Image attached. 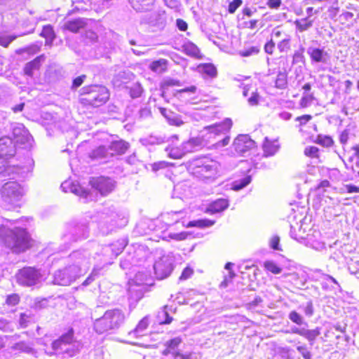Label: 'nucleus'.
Wrapping results in <instances>:
<instances>
[{"label": "nucleus", "mask_w": 359, "mask_h": 359, "mask_svg": "<svg viewBox=\"0 0 359 359\" xmlns=\"http://www.w3.org/2000/svg\"><path fill=\"white\" fill-rule=\"evenodd\" d=\"M71 257L76 263L62 270L57 271L53 277L54 284L69 285L88 270L90 263L87 252H74Z\"/></svg>", "instance_id": "obj_1"}, {"label": "nucleus", "mask_w": 359, "mask_h": 359, "mask_svg": "<svg viewBox=\"0 0 359 359\" xmlns=\"http://www.w3.org/2000/svg\"><path fill=\"white\" fill-rule=\"evenodd\" d=\"M0 237L5 245L13 252H24L29 247V236L24 228L15 226L11 229L1 224Z\"/></svg>", "instance_id": "obj_2"}, {"label": "nucleus", "mask_w": 359, "mask_h": 359, "mask_svg": "<svg viewBox=\"0 0 359 359\" xmlns=\"http://www.w3.org/2000/svg\"><path fill=\"white\" fill-rule=\"evenodd\" d=\"M187 165L189 171L201 180H214L219 168V163L217 161L206 156L193 158Z\"/></svg>", "instance_id": "obj_3"}, {"label": "nucleus", "mask_w": 359, "mask_h": 359, "mask_svg": "<svg viewBox=\"0 0 359 359\" xmlns=\"http://www.w3.org/2000/svg\"><path fill=\"white\" fill-rule=\"evenodd\" d=\"M126 316L119 309H109L93 322V330L98 334L118 330L124 323Z\"/></svg>", "instance_id": "obj_4"}, {"label": "nucleus", "mask_w": 359, "mask_h": 359, "mask_svg": "<svg viewBox=\"0 0 359 359\" xmlns=\"http://www.w3.org/2000/svg\"><path fill=\"white\" fill-rule=\"evenodd\" d=\"M80 102L95 107L104 104L109 98L108 89L103 86L93 85L81 89Z\"/></svg>", "instance_id": "obj_5"}, {"label": "nucleus", "mask_w": 359, "mask_h": 359, "mask_svg": "<svg viewBox=\"0 0 359 359\" xmlns=\"http://www.w3.org/2000/svg\"><path fill=\"white\" fill-rule=\"evenodd\" d=\"M73 341V333L68 332L52 343L53 350L69 356L74 355L79 351V344Z\"/></svg>", "instance_id": "obj_6"}, {"label": "nucleus", "mask_w": 359, "mask_h": 359, "mask_svg": "<svg viewBox=\"0 0 359 359\" xmlns=\"http://www.w3.org/2000/svg\"><path fill=\"white\" fill-rule=\"evenodd\" d=\"M1 192L2 198L8 203L18 201L24 194L22 187L16 182H8L4 184Z\"/></svg>", "instance_id": "obj_7"}, {"label": "nucleus", "mask_w": 359, "mask_h": 359, "mask_svg": "<svg viewBox=\"0 0 359 359\" xmlns=\"http://www.w3.org/2000/svg\"><path fill=\"white\" fill-rule=\"evenodd\" d=\"M41 273L34 268L25 267L16 275L18 283L22 285L32 286L36 284L41 278Z\"/></svg>", "instance_id": "obj_8"}, {"label": "nucleus", "mask_w": 359, "mask_h": 359, "mask_svg": "<svg viewBox=\"0 0 359 359\" xmlns=\"http://www.w3.org/2000/svg\"><path fill=\"white\" fill-rule=\"evenodd\" d=\"M156 278L164 279L169 276L173 270L172 259L168 256H163L154 265Z\"/></svg>", "instance_id": "obj_9"}, {"label": "nucleus", "mask_w": 359, "mask_h": 359, "mask_svg": "<svg viewBox=\"0 0 359 359\" xmlns=\"http://www.w3.org/2000/svg\"><path fill=\"white\" fill-rule=\"evenodd\" d=\"M255 142L248 135H239L233 141L232 147L238 154H244L255 147Z\"/></svg>", "instance_id": "obj_10"}, {"label": "nucleus", "mask_w": 359, "mask_h": 359, "mask_svg": "<svg viewBox=\"0 0 359 359\" xmlns=\"http://www.w3.org/2000/svg\"><path fill=\"white\" fill-rule=\"evenodd\" d=\"M285 333L299 334L307 339L310 346H312L316 338L320 334V328L316 327L313 330H308L304 327L299 328L294 326L291 327L290 330L285 331Z\"/></svg>", "instance_id": "obj_11"}, {"label": "nucleus", "mask_w": 359, "mask_h": 359, "mask_svg": "<svg viewBox=\"0 0 359 359\" xmlns=\"http://www.w3.org/2000/svg\"><path fill=\"white\" fill-rule=\"evenodd\" d=\"M91 183L93 187L99 191L102 195L109 194L115 187V183L113 180L104 177L93 179Z\"/></svg>", "instance_id": "obj_12"}, {"label": "nucleus", "mask_w": 359, "mask_h": 359, "mask_svg": "<svg viewBox=\"0 0 359 359\" xmlns=\"http://www.w3.org/2000/svg\"><path fill=\"white\" fill-rule=\"evenodd\" d=\"M232 127V121L230 118H225L223 121L205 127V130L209 133L215 135H225L229 132Z\"/></svg>", "instance_id": "obj_13"}, {"label": "nucleus", "mask_w": 359, "mask_h": 359, "mask_svg": "<svg viewBox=\"0 0 359 359\" xmlns=\"http://www.w3.org/2000/svg\"><path fill=\"white\" fill-rule=\"evenodd\" d=\"M15 153V144L13 139L4 136L0 138V155L2 156H13Z\"/></svg>", "instance_id": "obj_14"}, {"label": "nucleus", "mask_w": 359, "mask_h": 359, "mask_svg": "<svg viewBox=\"0 0 359 359\" xmlns=\"http://www.w3.org/2000/svg\"><path fill=\"white\" fill-rule=\"evenodd\" d=\"M11 349L19 353H25L32 355L36 354V351L34 348V344L31 341H20L14 343L11 346Z\"/></svg>", "instance_id": "obj_15"}, {"label": "nucleus", "mask_w": 359, "mask_h": 359, "mask_svg": "<svg viewBox=\"0 0 359 359\" xmlns=\"http://www.w3.org/2000/svg\"><path fill=\"white\" fill-rule=\"evenodd\" d=\"M61 189L65 192H72L76 195L81 196L85 198L88 196V191L82 188L79 184L72 182L70 181H65L62 183L60 186Z\"/></svg>", "instance_id": "obj_16"}, {"label": "nucleus", "mask_w": 359, "mask_h": 359, "mask_svg": "<svg viewBox=\"0 0 359 359\" xmlns=\"http://www.w3.org/2000/svg\"><path fill=\"white\" fill-rule=\"evenodd\" d=\"M182 342V340L179 337L168 340L164 344L165 348L162 351V355L166 356L170 354L172 356L176 353H180L178 347Z\"/></svg>", "instance_id": "obj_17"}, {"label": "nucleus", "mask_w": 359, "mask_h": 359, "mask_svg": "<svg viewBox=\"0 0 359 359\" xmlns=\"http://www.w3.org/2000/svg\"><path fill=\"white\" fill-rule=\"evenodd\" d=\"M307 53L309 55L312 62L317 63L327 62L328 55L327 52H325L323 49L310 47L308 48Z\"/></svg>", "instance_id": "obj_18"}, {"label": "nucleus", "mask_w": 359, "mask_h": 359, "mask_svg": "<svg viewBox=\"0 0 359 359\" xmlns=\"http://www.w3.org/2000/svg\"><path fill=\"white\" fill-rule=\"evenodd\" d=\"M129 144L122 140L113 141L111 144L109 146V154L111 156L114 155H121L124 154L128 149Z\"/></svg>", "instance_id": "obj_19"}, {"label": "nucleus", "mask_w": 359, "mask_h": 359, "mask_svg": "<svg viewBox=\"0 0 359 359\" xmlns=\"http://www.w3.org/2000/svg\"><path fill=\"white\" fill-rule=\"evenodd\" d=\"M86 25V22L83 19L78 18L66 21L62 27L65 29L76 33L79 32L81 29H83Z\"/></svg>", "instance_id": "obj_20"}, {"label": "nucleus", "mask_w": 359, "mask_h": 359, "mask_svg": "<svg viewBox=\"0 0 359 359\" xmlns=\"http://www.w3.org/2000/svg\"><path fill=\"white\" fill-rule=\"evenodd\" d=\"M155 0H129L131 6L137 11H147L151 8Z\"/></svg>", "instance_id": "obj_21"}, {"label": "nucleus", "mask_w": 359, "mask_h": 359, "mask_svg": "<svg viewBox=\"0 0 359 359\" xmlns=\"http://www.w3.org/2000/svg\"><path fill=\"white\" fill-rule=\"evenodd\" d=\"M279 144L278 142L269 141L267 137L265 138V141L263 144V151L265 156H271L274 155L279 149Z\"/></svg>", "instance_id": "obj_22"}, {"label": "nucleus", "mask_w": 359, "mask_h": 359, "mask_svg": "<svg viewBox=\"0 0 359 359\" xmlns=\"http://www.w3.org/2000/svg\"><path fill=\"white\" fill-rule=\"evenodd\" d=\"M43 60V56L41 55L36 57L32 61L26 64L24 72L26 75L32 76L33 75L34 71L39 69L41 62Z\"/></svg>", "instance_id": "obj_23"}, {"label": "nucleus", "mask_w": 359, "mask_h": 359, "mask_svg": "<svg viewBox=\"0 0 359 359\" xmlns=\"http://www.w3.org/2000/svg\"><path fill=\"white\" fill-rule=\"evenodd\" d=\"M313 24V20L309 19V18L298 19L294 22L296 30L299 32L308 31L311 27H312Z\"/></svg>", "instance_id": "obj_24"}, {"label": "nucleus", "mask_w": 359, "mask_h": 359, "mask_svg": "<svg viewBox=\"0 0 359 359\" xmlns=\"http://www.w3.org/2000/svg\"><path fill=\"white\" fill-rule=\"evenodd\" d=\"M32 137L29 134L28 130L25 131L21 137L16 138L14 142L15 147H19L24 149H28L32 146Z\"/></svg>", "instance_id": "obj_25"}, {"label": "nucleus", "mask_w": 359, "mask_h": 359, "mask_svg": "<svg viewBox=\"0 0 359 359\" xmlns=\"http://www.w3.org/2000/svg\"><path fill=\"white\" fill-rule=\"evenodd\" d=\"M183 215L182 211L167 212L163 216V219L168 225H172L177 223L182 218Z\"/></svg>", "instance_id": "obj_26"}, {"label": "nucleus", "mask_w": 359, "mask_h": 359, "mask_svg": "<svg viewBox=\"0 0 359 359\" xmlns=\"http://www.w3.org/2000/svg\"><path fill=\"white\" fill-rule=\"evenodd\" d=\"M154 19L151 20L149 23L154 26H157L159 28H163L165 25L166 18L165 12H156L153 13Z\"/></svg>", "instance_id": "obj_27"}, {"label": "nucleus", "mask_w": 359, "mask_h": 359, "mask_svg": "<svg viewBox=\"0 0 359 359\" xmlns=\"http://www.w3.org/2000/svg\"><path fill=\"white\" fill-rule=\"evenodd\" d=\"M185 53L189 56L200 58L201 57L199 48L193 43L189 42L183 46Z\"/></svg>", "instance_id": "obj_28"}, {"label": "nucleus", "mask_w": 359, "mask_h": 359, "mask_svg": "<svg viewBox=\"0 0 359 359\" xmlns=\"http://www.w3.org/2000/svg\"><path fill=\"white\" fill-rule=\"evenodd\" d=\"M41 36L46 39V45H51L55 38V34L52 26L49 25L44 26Z\"/></svg>", "instance_id": "obj_29"}, {"label": "nucleus", "mask_w": 359, "mask_h": 359, "mask_svg": "<svg viewBox=\"0 0 359 359\" xmlns=\"http://www.w3.org/2000/svg\"><path fill=\"white\" fill-rule=\"evenodd\" d=\"M229 206V201L227 199L219 198L212 203L210 209L212 212H218L224 210Z\"/></svg>", "instance_id": "obj_30"}, {"label": "nucleus", "mask_w": 359, "mask_h": 359, "mask_svg": "<svg viewBox=\"0 0 359 359\" xmlns=\"http://www.w3.org/2000/svg\"><path fill=\"white\" fill-rule=\"evenodd\" d=\"M199 71L204 75L210 78H214L217 76L216 67L212 64H205L199 67Z\"/></svg>", "instance_id": "obj_31"}, {"label": "nucleus", "mask_w": 359, "mask_h": 359, "mask_svg": "<svg viewBox=\"0 0 359 359\" xmlns=\"http://www.w3.org/2000/svg\"><path fill=\"white\" fill-rule=\"evenodd\" d=\"M287 85V74L285 71L279 72L275 80V86L279 89H285Z\"/></svg>", "instance_id": "obj_32"}, {"label": "nucleus", "mask_w": 359, "mask_h": 359, "mask_svg": "<svg viewBox=\"0 0 359 359\" xmlns=\"http://www.w3.org/2000/svg\"><path fill=\"white\" fill-rule=\"evenodd\" d=\"M214 222L208 219H197L189 222L186 226L189 227H198V228H205L209 227L214 224Z\"/></svg>", "instance_id": "obj_33"}, {"label": "nucleus", "mask_w": 359, "mask_h": 359, "mask_svg": "<svg viewBox=\"0 0 359 359\" xmlns=\"http://www.w3.org/2000/svg\"><path fill=\"white\" fill-rule=\"evenodd\" d=\"M199 144L200 140L198 139H191L181 145L182 151H183L185 155L187 153L192 152L194 148L198 147Z\"/></svg>", "instance_id": "obj_34"}, {"label": "nucleus", "mask_w": 359, "mask_h": 359, "mask_svg": "<svg viewBox=\"0 0 359 359\" xmlns=\"http://www.w3.org/2000/svg\"><path fill=\"white\" fill-rule=\"evenodd\" d=\"M168 156L175 159L181 158L184 156L182 147H168L166 148Z\"/></svg>", "instance_id": "obj_35"}, {"label": "nucleus", "mask_w": 359, "mask_h": 359, "mask_svg": "<svg viewBox=\"0 0 359 359\" xmlns=\"http://www.w3.org/2000/svg\"><path fill=\"white\" fill-rule=\"evenodd\" d=\"M13 142L16 140V138L21 137L25 131L27 130L23 124L22 123H14L12 126Z\"/></svg>", "instance_id": "obj_36"}, {"label": "nucleus", "mask_w": 359, "mask_h": 359, "mask_svg": "<svg viewBox=\"0 0 359 359\" xmlns=\"http://www.w3.org/2000/svg\"><path fill=\"white\" fill-rule=\"evenodd\" d=\"M141 142L144 145L160 144L163 142V138L154 135H149L141 139Z\"/></svg>", "instance_id": "obj_37"}, {"label": "nucleus", "mask_w": 359, "mask_h": 359, "mask_svg": "<svg viewBox=\"0 0 359 359\" xmlns=\"http://www.w3.org/2000/svg\"><path fill=\"white\" fill-rule=\"evenodd\" d=\"M316 142L326 147H331L334 144V141L330 136L323 135H318L316 137Z\"/></svg>", "instance_id": "obj_38"}, {"label": "nucleus", "mask_w": 359, "mask_h": 359, "mask_svg": "<svg viewBox=\"0 0 359 359\" xmlns=\"http://www.w3.org/2000/svg\"><path fill=\"white\" fill-rule=\"evenodd\" d=\"M108 153L109 154V149L104 146H101L99 147L95 150L93 151L90 156L93 158H106L108 155Z\"/></svg>", "instance_id": "obj_39"}, {"label": "nucleus", "mask_w": 359, "mask_h": 359, "mask_svg": "<svg viewBox=\"0 0 359 359\" xmlns=\"http://www.w3.org/2000/svg\"><path fill=\"white\" fill-rule=\"evenodd\" d=\"M251 182V177L247 176L243 179L236 180L233 184V189L235 191H238L244 187H245L248 184H249Z\"/></svg>", "instance_id": "obj_40"}, {"label": "nucleus", "mask_w": 359, "mask_h": 359, "mask_svg": "<svg viewBox=\"0 0 359 359\" xmlns=\"http://www.w3.org/2000/svg\"><path fill=\"white\" fill-rule=\"evenodd\" d=\"M148 325L149 320L145 317L139 322L133 332L137 336L142 335V332L147 328Z\"/></svg>", "instance_id": "obj_41"}, {"label": "nucleus", "mask_w": 359, "mask_h": 359, "mask_svg": "<svg viewBox=\"0 0 359 359\" xmlns=\"http://www.w3.org/2000/svg\"><path fill=\"white\" fill-rule=\"evenodd\" d=\"M264 268L273 274H279L282 269L273 261H266L264 264Z\"/></svg>", "instance_id": "obj_42"}, {"label": "nucleus", "mask_w": 359, "mask_h": 359, "mask_svg": "<svg viewBox=\"0 0 359 359\" xmlns=\"http://www.w3.org/2000/svg\"><path fill=\"white\" fill-rule=\"evenodd\" d=\"M297 351L302 355L304 359H311L312 355L311 351L308 349L306 344H301L300 342H298V344L296 347Z\"/></svg>", "instance_id": "obj_43"}, {"label": "nucleus", "mask_w": 359, "mask_h": 359, "mask_svg": "<svg viewBox=\"0 0 359 359\" xmlns=\"http://www.w3.org/2000/svg\"><path fill=\"white\" fill-rule=\"evenodd\" d=\"M314 96L313 94L304 93L300 100L299 104L302 107L306 108L312 104Z\"/></svg>", "instance_id": "obj_44"}, {"label": "nucleus", "mask_w": 359, "mask_h": 359, "mask_svg": "<svg viewBox=\"0 0 359 359\" xmlns=\"http://www.w3.org/2000/svg\"><path fill=\"white\" fill-rule=\"evenodd\" d=\"M259 53V48L257 46H250L239 51V55L242 57H250L257 55Z\"/></svg>", "instance_id": "obj_45"}, {"label": "nucleus", "mask_w": 359, "mask_h": 359, "mask_svg": "<svg viewBox=\"0 0 359 359\" xmlns=\"http://www.w3.org/2000/svg\"><path fill=\"white\" fill-rule=\"evenodd\" d=\"M145 277H146V276L143 273H137L135 275V278L129 282V284H130L129 291L131 292L133 290V283L137 285H142V284H144Z\"/></svg>", "instance_id": "obj_46"}, {"label": "nucleus", "mask_w": 359, "mask_h": 359, "mask_svg": "<svg viewBox=\"0 0 359 359\" xmlns=\"http://www.w3.org/2000/svg\"><path fill=\"white\" fill-rule=\"evenodd\" d=\"M290 38L289 36H287L286 38L282 39L278 43V48L280 50V52H287L290 48Z\"/></svg>", "instance_id": "obj_47"}, {"label": "nucleus", "mask_w": 359, "mask_h": 359, "mask_svg": "<svg viewBox=\"0 0 359 359\" xmlns=\"http://www.w3.org/2000/svg\"><path fill=\"white\" fill-rule=\"evenodd\" d=\"M142 88L139 83L134 84L130 89V94L133 98H137L141 96Z\"/></svg>", "instance_id": "obj_48"}, {"label": "nucleus", "mask_w": 359, "mask_h": 359, "mask_svg": "<svg viewBox=\"0 0 359 359\" xmlns=\"http://www.w3.org/2000/svg\"><path fill=\"white\" fill-rule=\"evenodd\" d=\"M170 125L180 126L184 124L183 121L181 119L180 116L172 114L170 116H165Z\"/></svg>", "instance_id": "obj_49"}, {"label": "nucleus", "mask_w": 359, "mask_h": 359, "mask_svg": "<svg viewBox=\"0 0 359 359\" xmlns=\"http://www.w3.org/2000/svg\"><path fill=\"white\" fill-rule=\"evenodd\" d=\"M289 319L292 321L293 323H296L297 325H302L304 323V318L303 317L299 315L297 312L295 311H292L289 313Z\"/></svg>", "instance_id": "obj_50"}, {"label": "nucleus", "mask_w": 359, "mask_h": 359, "mask_svg": "<svg viewBox=\"0 0 359 359\" xmlns=\"http://www.w3.org/2000/svg\"><path fill=\"white\" fill-rule=\"evenodd\" d=\"M15 39L16 36L0 34V45L7 47Z\"/></svg>", "instance_id": "obj_51"}, {"label": "nucleus", "mask_w": 359, "mask_h": 359, "mask_svg": "<svg viewBox=\"0 0 359 359\" xmlns=\"http://www.w3.org/2000/svg\"><path fill=\"white\" fill-rule=\"evenodd\" d=\"M318 148L316 147H306L304 149V154L306 156L314 158L318 156Z\"/></svg>", "instance_id": "obj_52"}, {"label": "nucleus", "mask_w": 359, "mask_h": 359, "mask_svg": "<svg viewBox=\"0 0 359 359\" xmlns=\"http://www.w3.org/2000/svg\"><path fill=\"white\" fill-rule=\"evenodd\" d=\"M354 15L351 12H344L340 15V20L343 24L352 23Z\"/></svg>", "instance_id": "obj_53"}, {"label": "nucleus", "mask_w": 359, "mask_h": 359, "mask_svg": "<svg viewBox=\"0 0 359 359\" xmlns=\"http://www.w3.org/2000/svg\"><path fill=\"white\" fill-rule=\"evenodd\" d=\"M243 4L242 0H233V1L230 2L228 6V11L229 13H234Z\"/></svg>", "instance_id": "obj_54"}, {"label": "nucleus", "mask_w": 359, "mask_h": 359, "mask_svg": "<svg viewBox=\"0 0 359 359\" xmlns=\"http://www.w3.org/2000/svg\"><path fill=\"white\" fill-rule=\"evenodd\" d=\"M167 309L168 306H164L163 311L158 316L159 318H164V320L161 322L163 324H170L172 320V318L169 316Z\"/></svg>", "instance_id": "obj_55"}, {"label": "nucleus", "mask_w": 359, "mask_h": 359, "mask_svg": "<svg viewBox=\"0 0 359 359\" xmlns=\"http://www.w3.org/2000/svg\"><path fill=\"white\" fill-rule=\"evenodd\" d=\"M188 233L187 232L180 233H169L168 237L175 241H184L187 238Z\"/></svg>", "instance_id": "obj_56"}, {"label": "nucleus", "mask_w": 359, "mask_h": 359, "mask_svg": "<svg viewBox=\"0 0 359 359\" xmlns=\"http://www.w3.org/2000/svg\"><path fill=\"white\" fill-rule=\"evenodd\" d=\"M19 301V296L17 294H12L7 297L6 302L9 306H15L18 304Z\"/></svg>", "instance_id": "obj_57"}, {"label": "nucleus", "mask_w": 359, "mask_h": 359, "mask_svg": "<svg viewBox=\"0 0 359 359\" xmlns=\"http://www.w3.org/2000/svg\"><path fill=\"white\" fill-rule=\"evenodd\" d=\"M290 236L292 238L297 241L304 240L306 238L304 232L303 233H298V232H296V229L293 226H291L290 228Z\"/></svg>", "instance_id": "obj_58"}, {"label": "nucleus", "mask_w": 359, "mask_h": 359, "mask_svg": "<svg viewBox=\"0 0 359 359\" xmlns=\"http://www.w3.org/2000/svg\"><path fill=\"white\" fill-rule=\"evenodd\" d=\"M86 75H81V76H79L75 78L73 80L72 89H76L77 88L81 86L83 84V83L84 82V80L86 79Z\"/></svg>", "instance_id": "obj_59"}, {"label": "nucleus", "mask_w": 359, "mask_h": 359, "mask_svg": "<svg viewBox=\"0 0 359 359\" xmlns=\"http://www.w3.org/2000/svg\"><path fill=\"white\" fill-rule=\"evenodd\" d=\"M259 100V95L257 93L253 92L251 96L248 98V102L250 105L255 106L257 105Z\"/></svg>", "instance_id": "obj_60"}, {"label": "nucleus", "mask_w": 359, "mask_h": 359, "mask_svg": "<svg viewBox=\"0 0 359 359\" xmlns=\"http://www.w3.org/2000/svg\"><path fill=\"white\" fill-rule=\"evenodd\" d=\"M193 272H194V271L192 269H191L190 267H186L183 270V271L180 277V280H184L189 278L191 276V275L193 274Z\"/></svg>", "instance_id": "obj_61"}, {"label": "nucleus", "mask_w": 359, "mask_h": 359, "mask_svg": "<svg viewBox=\"0 0 359 359\" xmlns=\"http://www.w3.org/2000/svg\"><path fill=\"white\" fill-rule=\"evenodd\" d=\"M280 238L278 236H273L270 240V246L276 250H281L279 247Z\"/></svg>", "instance_id": "obj_62"}, {"label": "nucleus", "mask_w": 359, "mask_h": 359, "mask_svg": "<svg viewBox=\"0 0 359 359\" xmlns=\"http://www.w3.org/2000/svg\"><path fill=\"white\" fill-rule=\"evenodd\" d=\"M349 139V130H344L339 135V142L342 144H346Z\"/></svg>", "instance_id": "obj_63"}, {"label": "nucleus", "mask_w": 359, "mask_h": 359, "mask_svg": "<svg viewBox=\"0 0 359 359\" xmlns=\"http://www.w3.org/2000/svg\"><path fill=\"white\" fill-rule=\"evenodd\" d=\"M191 353H182L181 352L172 355V359H192Z\"/></svg>", "instance_id": "obj_64"}]
</instances>
